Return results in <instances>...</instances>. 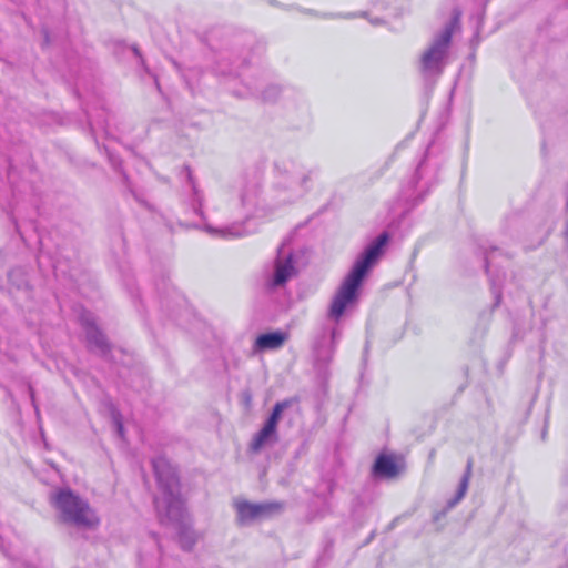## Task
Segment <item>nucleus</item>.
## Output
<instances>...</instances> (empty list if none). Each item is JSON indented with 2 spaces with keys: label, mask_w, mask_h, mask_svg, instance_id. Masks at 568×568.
Here are the masks:
<instances>
[{
  "label": "nucleus",
  "mask_w": 568,
  "mask_h": 568,
  "mask_svg": "<svg viewBox=\"0 0 568 568\" xmlns=\"http://www.w3.org/2000/svg\"><path fill=\"white\" fill-rule=\"evenodd\" d=\"M467 480H468V478H467V477H465V478H464V486H466V485H467Z\"/></svg>",
  "instance_id": "obj_13"
},
{
  "label": "nucleus",
  "mask_w": 568,
  "mask_h": 568,
  "mask_svg": "<svg viewBox=\"0 0 568 568\" xmlns=\"http://www.w3.org/2000/svg\"><path fill=\"white\" fill-rule=\"evenodd\" d=\"M91 338H94L99 346H101V347L106 346L104 337L102 336V334L100 332L97 331L95 334L91 336Z\"/></svg>",
  "instance_id": "obj_11"
},
{
  "label": "nucleus",
  "mask_w": 568,
  "mask_h": 568,
  "mask_svg": "<svg viewBox=\"0 0 568 568\" xmlns=\"http://www.w3.org/2000/svg\"><path fill=\"white\" fill-rule=\"evenodd\" d=\"M276 435V430L274 428H270L268 425L264 424L262 429L255 434L253 437L250 449L253 453H257L262 449V447L266 444V442Z\"/></svg>",
  "instance_id": "obj_7"
},
{
  "label": "nucleus",
  "mask_w": 568,
  "mask_h": 568,
  "mask_svg": "<svg viewBox=\"0 0 568 568\" xmlns=\"http://www.w3.org/2000/svg\"><path fill=\"white\" fill-rule=\"evenodd\" d=\"M404 468L405 463L402 456L381 453L375 459L372 473L382 478L393 479L399 476Z\"/></svg>",
  "instance_id": "obj_3"
},
{
  "label": "nucleus",
  "mask_w": 568,
  "mask_h": 568,
  "mask_svg": "<svg viewBox=\"0 0 568 568\" xmlns=\"http://www.w3.org/2000/svg\"><path fill=\"white\" fill-rule=\"evenodd\" d=\"M235 508L241 521L253 520L262 515L277 508L276 505L271 504H252L246 500L236 501Z\"/></svg>",
  "instance_id": "obj_5"
},
{
  "label": "nucleus",
  "mask_w": 568,
  "mask_h": 568,
  "mask_svg": "<svg viewBox=\"0 0 568 568\" xmlns=\"http://www.w3.org/2000/svg\"><path fill=\"white\" fill-rule=\"evenodd\" d=\"M292 274L293 265L291 260H287L285 263H276L273 284L276 286L285 284Z\"/></svg>",
  "instance_id": "obj_8"
},
{
  "label": "nucleus",
  "mask_w": 568,
  "mask_h": 568,
  "mask_svg": "<svg viewBox=\"0 0 568 568\" xmlns=\"http://www.w3.org/2000/svg\"><path fill=\"white\" fill-rule=\"evenodd\" d=\"M290 405L288 400L278 402L273 407L272 414L270 415L268 419L266 420V425L270 426V428L277 429V424L281 419L283 410Z\"/></svg>",
  "instance_id": "obj_9"
},
{
  "label": "nucleus",
  "mask_w": 568,
  "mask_h": 568,
  "mask_svg": "<svg viewBox=\"0 0 568 568\" xmlns=\"http://www.w3.org/2000/svg\"><path fill=\"white\" fill-rule=\"evenodd\" d=\"M388 241V234L386 232L382 233L356 260L353 268L344 278L332 300L328 316L335 322L342 318L348 306L356 303L363 280L384 254V248Z\"/></svg>",
  "instance_id": "obj_1"
},
{
  "label": "nucleus",
  "mask_w": 568,
  "mask_h": 568,
  "mask_svg": "<svg viewBox=\"0 0 568 568\" xmlns=\"http://www.w3.org/2000/svg\"><path fill=\"white\" fill-rule=\"evenodd\" d=\"M50 501L58 513L60 523L79 529L94 530L100 526V517L88 500L70 488H61L52 494Z\"/></svg>",
  "instance_id": "obj_2"
},
{
  "label": "nucleus",
  "mask_w": 568,
  "mask_h": 568,
  "mask_svg": "<svg viewBox=\"0 0 568 568\" xmlns=\"http://www.w3.org/2000/svg\"><path fill=\"white\" fill-rule=\"evenodd\" d=\"M173 480H174V481L176 483V485L179 486V479H178L175 476H173Z\"/></svg>",
  "instance_id": "obj_12"
},
{
  "label": "nucleus",
  "mask_w": 568,
  "mask_h": 568,
  "mask_svg": "<svg viewBox=\"0 0 568 568\" xmlns=\"http://www.w3.org/2000/svg\"><path fill=\"white\" fill-rule=\"evenodd\" d=\"M452 34L453 31L450 28L445 29L444 32L424 52L422 57V64L424 69H432L443 61L449 48Z\"/></svg>",
  "instance_id": "obj_4"
},
{
  "label": "nucleus",
  "mask_w": 568,
  "mask_h": 568,
  "mask_svg": "<svg viewBox=\"0 0 568 568\" xmlns=\"http://www.w3.org/2000/svg\"><path fill=\"white\" fill-rule=\"evenodd\" d=\"M165 464H166V463H165V460H163V459H160V460H158V462H154V463H153V467H154V470H155V473H156L158 479H159V481H161V483H162V480H163V477H162V474H161V471H160V467H161V466H163V465H165Z\"/></svg>",
  "instance_id": "obj_10"
},
{
  "label": "nucleus",
  "mask_w": 568,
  "mask_h": 568,
  "mask_svg": "<svg viewBox=\"0 0 568 568\" xmlns=\"http://www.w3.org/2000/svg\"><path fill=\"white\" fill-rule=\"evenodd\" d=\"M287 339V334L281 332L262 334L256 338V347L260 349H277Z\"/></svg>",
  "instance_id": "obj_6"
}]
</instances>
